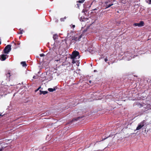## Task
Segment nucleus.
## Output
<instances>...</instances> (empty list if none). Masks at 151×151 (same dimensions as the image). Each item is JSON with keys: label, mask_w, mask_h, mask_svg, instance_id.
I'll return each mask as SVG.
<instances>
[{"label": "nucleus", "mask_w": 151, "mask_h": 151, "mask_svg": "<svg viewBox=\"0 0 151 151\" xmlns=\"http://www.w3.org/2000/svg\"><path fill=\"white\" fill-rule=\"evenodd\" d=\"M21 65H22L23 67H24V66H27V65L26 62L25 61V62H24V61L22 62L21 63Z\"/></svg>", "instance_id": "4468645a"}, {"label": "nucleus", "mask_w": 151, "mask_h": 151, "mask_svg": "<svg viewBox=\"0 0 151 151\" xmlns=\"http://www.w3.org/2000/svg\"><path fill=\"white\" fill-rule=\"evenodd\" d=\"M19 33L20 34H22L23 33V30H20Z\"/></svg>", "instance_id": "4be33fe9"}, {"label": "nucleus", "mask_w": 151, "mask_h": 151, "mask_svg": "<svg viewBox=\"0 0 151 151\" xmlns=\"http://www.w3.org/2000/svg\"><path fill=\"white\" fill-rule=\"evenodd\" d=\"M79 52L77 51H74L73 52L72 55L70 56V58L74 59L77 56H79Z\"/></svg>", "instance_id": "f03ea898"}, {"label": "nucleus", "mask_w": 151, "mask_h": 151, "mask_svg": "<svg viewBox=\"0 0 151 151\" xmlns=\"http://www.w3.org/2000/svg\"><path fill=\"white\" fill-rule=\"evenodd\" d=\"M83 117V116L78 117L77 118H74L72 119L73 121H77L79 120V119L82 118Z\"/></svg>", "instance_id": "9d476101"}, {"label": "nucleus", "mask_w": 151, "mask_h": 151, "mask_svg": "<svg viewBox=\"0 0 151 151\" xmlns=\"http://www.w3.org/2000/svg\"><path fill=\"white\" fill-rule=\"evenodd\" d=\"M1 42L0 41V45H1Z\"/></svg>", "instance_id": "f704fd0d"}, {"label": "nucleus", "mask_w": 151, "mask_h": 151, "mask_svg": "<svg viewBox=\"0 0 151 151\" xmlns=\"http://www.w3.org/2000/svg\"><path fill=\"white\" fill-rule=\"evenodd\" d=\"M91 82H92V81L91 80H90L89 81V83H91Z\"/></svg>", "instance_id": "bb28decb"}, {"label": "nucleus", "mask_w": 151, "mask_h": 151, "mask_svg": "<svg viewBox=\"0 0 151 151\" xmlns=\"http://www.w3.org/2000/svg\"><path fill=\"white\" fill-rule=\"evenodd\" d=\"M11 45H7L6 46L3 50L4 53L5 54H8L11 50Z\"/></svg>", "instance_id": "f257e3e1"}, {"label": "nucleus", "mask_w": 151, "mask_h": 151, "mask_svg": "<svg viewBox=\"0 0 151 151\" xmlns=\"http://www.w3.org/2000/svg\"><path fill=\"white\" fill-rule=\"evenodd\" d=\"M39 148H37V147H33L31 149V151H33L35 150H38Z\"/></svg>", "instance_id": "f8f14e48"}, {"label": "nucleus", "mask_w": 151, "mask_h": 151, "mask_svg": "<svg viewBox=\"0 0 151 151\" xmlns=\"http://www.w3.org/2000/svg\"><path fill=\"white\" fill-rule=\"evenodd\" d=\"M3 116V115H1V114H0V116Z\"/></svg>", "instance_id": "7c9ffc66"}, {"label": "nucleus", "mask_w": 151, "mask_h": 151, "mask_svg": "<svg viewBox=\"0 0 151 151\" xmlns=\"http://www.w3.org/2000/svg\"><path fill=\"white\" fill-rule=\"evenodd\" d=\"M43 149H44V148H46L45 147H43Z\"/></svg>", "instance_id": "72a5a7b5"}, {"label": "nucleus", "mask_w": 151, "mask_h": 151, "mask_svg": "<svg viewBox=\"0 0 151 151\" xmlns=\"http://www.w3.org/2000/svg\"><path fill=\"white\" fill-rule=\"evenodd\" d=\"M55 88H48V90L50 92H53L55 90Z\"/></svg>", "instance_id": "ddd939ff"}, {"label": "nucleus", "mask_w": 151, "mask_h": 151, "mask_svg": "<svg viewBox=\"0 0 151 151\" xmlns=\"http://www.w3.org/2000/svg\"><path fill=\"white\" fill-rule=\"evenodd\" d=\"M72 27H73V28H74L75 27V25H73Z\"/></svg>", "instance_id": "cd10ccee"}, {"label": "nucleus", "mask_w": 151, "mask_h": 151, "mask_svg": "<svg viewBox=\"0 0 151 151\" xmlns=\"http://www.w3.org/2000/svg\"><path fill=\"white\" fill-rule=\"evenodd\" d=\"M144 103L141 104L139 103H138L137 104V106H138L139 108H141L142 107L144 106Z\"/></svg>", "instance_id": "1a4fd4ad"}, {"label": "nucleus", "mask_w": 151, "mask_h": 151, "mask_svg": "<svg viewBox=\"0 0 151 151\" xmlns=\"http://www.w3.org/2000/svg\"><path fill=\"white\" fill-rule=\"evenodd\" d=\"M113 4H106V8H108L110 7Z\"/></svg>", "instance_id": "2eb2a0df"}, {"label": "nucleus", "mask_w": 151, "mask_h": 151, "mask_svg": "<svg viewBox=\"0 0 151 151\" xmlns=\"http://www.w3.org/2000/svg\"><path fill=\"white\" fill-rule=\"evenodd\" d=\"M53 38L54 40H56L58 39V36L56 34H55L53 35Z\"/></svg>", "instance_id": "9b49d317"}, {"label": "nucleus", "mask_w": 151, "mask_h": 151, "mask_svg": "<svg viewBox=\"0 0 151 151\" xmlns=\"http://www.w3.org/2000/svg\"><path fill=\"white\" fill-rule=\"evenodd\" d=\"M66 18V17H64V18H64V19H65Z\"/></svg>", "instance_id": "c756f323"}, {"label": "nucleus", "mask_w": 151, "mask_h": 151, "mask_svg": "<svg viewBox=\"0 0 151 151\" xmlns=\"http://www.w3.org/2000/svg\"><path fill=\"white\" fill-rule=\"evenodd\" d=\"M149 1V4H151V0H147Z\"/></svg>", "instance_id": "a878e982"}, {"label": "nucleus", "mask_w": 151, "mask_h": 151, "mask_svg": "<svg viewBox=\"0 0 151 151\" xmlns=\"http://www.w3.org/2000/svg\"><path fill=\"white\" fill-rule=\"evenodd\" d=\"M40 57H43L45 56V55L44 54H40Z\"/></svg>", "instance_id": "412c9836"}, {"label": "nucleus", "mask_w": 151, "mask_h": 151, "mask_svg": "<svg viewBox=\"0 0 151 151\" xmlns=\"http://www.w3.org/2000/svg\"><path fill=\"white\" fill-rule=\"evenodd\" d=\"M39 91L40 92V93H39L40 95H41L42 94L43 95H45L48 93V92L47 91H42L41 90H40Z\"/></svg>", "instance_id": "0eeeda50"}, {"label": "nucleus", "mask_w": 151, "mask_h": 151, "mask_svg": "<svg viewBox=\"0 0 151 151\" xmlns=\"http://www.w3.org/2000/svg\"><path fill=\"white\" fill-rule=\"evenodd\" d=\"M104 61L105 62H106L108 61V59L107 58H105Z\"/></svg>", "instance_id": "b1692460"}, {"label": "nucleus", "mask_w": 151, "mask_h": 151, "mask_svg": "<svg viewBox=\"0 0 151 151\" xmlns=\"http://www.w3.org/2000/svg\"><path fill=\"white\" fill-rule=\"evenodd\" d=\"M84 0H81V1H79L78 2L80 3H83L84 1Z\"/></svg>", "instance_id": "a211bd4d"}, {"label": "nucleus", "mask_w": 151, "mask_h": 151, "mask_svg": "<svg viewBox=\"0 0 151 151\" xmlns=\"http://www.w3.org/2000/svg\"><path fill=\"white\" fill-rule=\"evenodd\" d=\"M72 63H73V64L75 63H76V62H75V60L74 59H73Z\"/></svg>", "instance_id": "5701e85b"}, {"label": "nucleus", "mask_w": 151, "mask_h": 151, "mask_svg": "<svg viewBox=\"0 0 151 151\" xmlns=\"http://www.w3.org/2000/svg\"><path fill=\"white\" fill-rule=\"evenodd\" d=\"M60 20L61 22H63L64 21V18H61L60 19Z\"/></svg>", "instance_id": "6ab92c4d"}, {"label": "nucleus", "mask_w": 151, "mask_h": 151, "mask_svg": "<svg viewBox=\"0 0 151 151\" xmlns=\"http://www.w3.org/2000/svg\"><path fill=\"white\" fill-rule=\"evenodd\" d=\"M12 42V43H13L14 44V41H13Z\"/></svg>", "instance_id": "2f4dec72"}, {"label": "nucleus", "mask_w": 151, "mask_h": 151, "mask_svg": "<svg viewBox=\"0 0 151 151\" xmlns=\"http://www.w3.org/2000/svg\"><path fill=\"white\" fill-rule=\"evenodd\" d=\"M6 77L8 78V80L9 81H10V77L11 76V75L10 74V73L9 72H8V73H7L6 74Z\"/></svg>", "instance_id": "6e6552de"}, {"label": "nucleus", "mask_w": 151, "mask_h": 151, "mask_svg": "<svg viewBox=\"0 0 151 151\" xmlns=\"http://www.w3.org/2000/svg\"><path fill=\"white\" fill-rule=\"evenodd\" d=\"M14 49H16L18 47V46H17V43H14Z\"/></svg>", "instance_id": "dca6fc26"}, {"label": "nucleus", "mask_w": 151, "mask_h": 151, "mask_svg": "<svg viewBox=\"0 0 151 151\" xmlns=\"http://www.w3.org/2000/svg\"><path fill=\"white\" fill-rule=\"evenodd\" d=\"M17 43V45L18 46L20 44V43L19 42H16Z\"/></svg>", "instance_id": "aec40b11"}, {"label": "nucleus", "mask_w": 151, "mask_h": 151, "mask_svg": "<svg viewBox=\"0 0 151 151\" xmlns=\"http://www.w3.org/2000/svg\"><path fill=\"white\" fill-rule=\"evenodd\" d=\"M106 138H107V137H106V138L105 139H106Z\"/></svg>", "instance_id": "4c0bfd02"}, {"label": "nucleus", "mask_w": 151, "mask_h": 151, "mask_svg": "<svg viewBox=\"0 0 151 151\" xmlns=\"http://www.w3.org/2000/svg\"><path fill=\"white\" fill-rule=\"evenodd\" d=\"M94 72H95L96 71V70H94Z\"/></svg>", "instance_id": "c9c22d12"}, {"label": "nucleus", "mask_w": 151, "mask_h": 151, "mask_svg": "<svg viewBox=\"0 0 151 151\" xmlns=\"http://www.w3.org/2000/svg\"><path fill=\"white\" fill-rule=\"evenodd\" d=\"M106 138H107V137H106V138L105 139H106Z\"/></svg>", "instance_id": "e433bc0d"}, {"label": "nucleus", "mask_w": 151, "mask_h": 151, "mask_svg": "<svg viewBox=\"0 0 151 151\" xmlns=\"http://www.w3.org/2000/svg\"><path fill=\"white\" fill-rule=\"evenodd\" d=\"M106 139L104 138V139H103L102 140H104V139Z\"/></svg>", "instance_id": "473e14b6"}, {"label": "nucleus", "mask_w": 151, "mask_h": 151, "mask_svg": "<svg viewBox=\"0 0 151 151\" xmlns=\"http://www.w3.org/2000/svg\"><path fill=\"white\" fill-rule=\"evenodd\" d=\"M124 1V0H121V1L124 4V3L123 2H122V1Z\"/></svg>", "instance_id": "c85d7f7f"}, {"label": "nucleus", "mask_w": 151, "mask_h": 151, "mask_svg": "<svg viewBox=\"0 0 151 151\" xmlns=\"http://www.w3.org/2000/svg\"><path fill=\"white\" fill-rule=\"evenodd\" d=\"M145 124V121H143L141 122L137 127L136 130H137L140 129Z\"/></svg>", "instance_id": "20e7f679"}, {"label": "nucleus", "mask_w": 151, "mask_h": 151, "mask_svg": "<svg viewBox=\"0 0 151 151\" xmlns=\"http://www.w3.org/2000/svg\"><path fill=\"white\" fill-rule=\"evenodd\" d=\"M134 26H138L139 27H142L145 25V23L143 21H140L139 23H135L133 24Z\"/></svg>", "instance_id": "7ed1b4c3"}, {"label": "nucleus", "mask_w": 151, "mask_h": 151, "mask_svg": "<svg viewBox=\"0 0 151 151\" xmlns=\"http://www.w3.org/2000/svg\"><path fill=\"white\" fill-rule=\"evenodd\" d=\"M6 55L2 54L0 56V59L2 61L5 60L6 59Z\"/></svg>", "instance_id": "423d86ee"}, {"label": "nucleus", "mask_w": 151, "mask_h": 151, "mask_svg": "<svg viewBox=\"0 0 151 151\" xmlns=\"http://www.w3.org/2000/svg\"><path fill=\"white\" fill-rule=\"evenodd\" d=\"M144 108L147 110L151 109V105L149 104H145Z\"/></svg>", "instance_id": "39448f33"}, {"label": "nucleus", "mask_w": 151, "mask_h": 151, "mask_svg": "<svg viewBox=\"0 0 151 151\" xmlns=\"http://www.w3.org/2000/svg\"><path fill=\"white\" fill-rule=\"evenodd\" d=\"M3 150V147H2L1 148H0V151H2Z\"/></svg>", "instance_id": "393cba45"}, {"label": "nucleus", "mask_w": 151, "mask_h": 151, "mask_svg": "<svg viewBox=\"0 0 151 151\" xmlns=\"http://www.w3.org/2000/svg\"><path fill=\"white\" fill-rule=\"evenodd\" d=\"M41 88V86H40L36 90H35V92H36L37 91H38Z\"/></svg>", "instance_id": "f3484780"}]
</instances>
